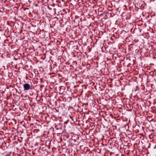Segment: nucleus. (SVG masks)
<instances>
[{"label":"nucleus","mask_w":156,"mask_h":156,"mask_svg":"<svg viewBox=\"0 0 156 156\" xmlns=\"http://www.w3.org/2000/svg\"><path fill=\"white\" fill-rule=\"evenodd\" d=\"M23 87L25 91H28L30 89H31L30 85L27 83L24 84L23 85Z\"/></svg>","instance_id":"obj_1"}]
</instances>
